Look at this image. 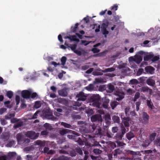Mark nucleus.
<instances>
[{
	"label": "nucleus",
	"mask_w": 160,
	"mask_h": 160,
	"mask_svg": "<svg viewBox=\"0 0 160 160\" xmlns=\"http://www.w3.org/2000/svg\"><path fill=\"white\" fill-rule=\"evenodd\" d=\"M143 55H144V60L145 61L151 60L152 62H154L159 59L158 57L154 56L152 53H146L142 51H139L137 52L134 57H131L129 58L128 60L129 62L133 61L137 64H139L142 60Z\"/></svg>",
	"instance_id": "1"
},
{
	"label": "nucleus",
	"mask_w": 160,
	"mask_h": 160,
	"mask_svg": "<svg viewBox=\"0 0 160 160\" xmlns=\"http://www.w3.org/2000/svg\"><path fill=\"white\" fill-rule=\"evenodd\" d=\"M109 22L107 20L104 21L101 25V32L102 33L105 35V37H106L107 35L109 33V32L107 30V28Z\"/></svg>",
	"instance_id": "2"
},
{
	"label": "nucleus",
	"mask_w": 160,
	"mask_h": 160,
	"mask_svg": "<svg viewBox=\"0 0 160 160\" xmlns=\"http://www.w3.org/2000/svg\"><path fill=\"white\" fill-rule=\"evenodd\" d=\"M34 144L36 145H41V146H48V145L55 147L54 144L53 142H46L45 141H42L40 140H37L34 142Z\"/></svg>",
	"instance_id": "3"
},
{
	"label": "nucleus",
	"mask_w": 160,
	"mask_h": 160,
	"mask_svg": "<svg viewBox=\"0 0 160 160\" xmlns=\"http://www.w3.org/2000/svg\"><path fill=\"white\" fill-rule=\"evenodd\" d=\"M12 123H16L14 126V128H18L22 125V121L20 120H18L16 118H13L11 120Z\"/></svg>",
	"instance_id": "4"
},
{
	"label": "nucleus",
	"mask_w": 160,
	"mask_h": 160,
	"mask_svg": "<svg viewBox=\"0 0 160 160\" xmlns=\"http://www.w3.org/2000/svg\"><path fill=\"white\" fill-rule=\"evenodd\" d=\"M32 92V90L31 89L28 90H23L22 92V96L24 98H28L30 97V95Z\"/></svg>",
	"instance_id": "5"
},
{
	"label": "nucleus",
	"mask_w": 160,
	"mask_h": 160,
	"mask_svg": "<svg viewBox=\"0 0 160 160\" xmlns=\"http://www.w3.org/2000/svg\"><path fill=\"white\" fill-rule=\"evenodd\" d=\"M94 99H96L92 102V105L95 107L98 108H101V106L102 105L99 102V96L98 95H96L94 97Z\"/></svg>",
	"instance_id": "6"
},
{
	"label": "nucleus",
	"mask_w": 160,
	"mask_h": 160,
	"mask_svg": "<svg viewBox=\"0 0 160 160\" xmlns=\"http://www.w3.org/2000/svg\"><path fill=\"white\" fill-rule=\"evenodd\" d=\"M25 135L27 137L32 139H36L38 137L39 134H36L34 132L29 131L26 132Z\"/></svg>",
	"instance_id": "7"
},
{
	"label": "nucleus",
	"mask_w": 160,
	"mask_h": 160,
	"mask_svg": "<svg viewBox=\"0 0 160 160\" xmlns=\"http://www.w3.org/2000/svg\"><path fill=\"white\" fill-rule=\"evenodd\" d=\"M77 45L76 44H74L72 45H70V46L69 47V48H71V49L74 52L78 55H80L82 54V50H76L75 49L76 48Z\"/></svg>",
	"instance_id": "8"
},
{
	"label": "nucleus",
	"mask_w": 160,
	"mask_h": 160,
	"mask_svg": "<svg viewBox=\"0 0 160 160\" xmlns=\"http://www.w3.org/2000/svg\"><path fill=\"white\" fill-rule=\"evenodd\" d=\"M142 115L143 117L142 118H139V120L142 122L143 123H147L148 119V115L146 113L144 112H143L142 113Z\"/></svg>",
	"instance_id": "9"
},
{
	"label": "nucleus",
	"mask_w": 160,
	"mask_h": 160,
	"mask_svg": "<svg viewBox=\"0 0 160 160\" xmlns=\"http://www.w3.org/2000/svg\"><path fill=\"white\" fill-rule=\"evenodd\" d=\"M76 97L78 98L77 101H85L86 98V96L84 93L82 92H80L77 95Z\"/></svg>",
	"instance_id": "10"
},
{
	"label": "nucleus",
	"mask_w": 160,
	"mask_h": 160,
	"mask_svg": "<svg viewBox=\"0 0 160 160\" xmlns=\"http://www.w3.org/2000/svg\"><path fill=\"white\" fill-rule=\"evenodd\" d=\"M121 118L122 119V122L125 126L128 127L130 124H131V121L129 118L128 117L122 118V116H121Z\"/></svg>",
	"instance_id": "11"
},
{
	"label": "nucleus",
	"mask_w": 160,
	"mask_h": 160,
	"mask_svg": "<svg viewBox=\"0 0 160 160\" xmlns=\"http://www.w3.org/2000/svg\"><path fill=\"white\" fill-rule=\"evenodd\" d=\"M119 68L121 69L122 72H125L129 71V68L127 67V64L126 63H124L119 65Z\"/></svg>",
	"instance_id": "12"
},
{
	"label": "nucleus",
	"mask_w": 160,
	"mask_h": 160,
	"mask_svg": "<svg viewBox=\"0 0 160 160\" xmlns=\"http://www.w3.org/2000/svg\"><path fill=\"white\" fill-rule=\"evenodd\" d=\"M102 120V117L100 115H93L91 118V120L92 122H95L97 120L101 121Z\"/></svg>",
	"instance_id": "13"
},
{
	"label": "nucleus",
	"mask_w": 160,
	"mask_h": 160,
	"mask_svg": "<svg viewBox=\"0 0 160 160\" xmlns=\"http://www.w3.org/2000/svg\"><path fill=\"white\" fill-rule=\"evenodd\" d=\"M65 39L68 38L71 41H75L78 42L79 41L78 38H77V36L76 35L70 36L69 37L66 36L64 38Z\"/></svg>",
	"instance_id": "14"
},
{
	"label": "nucleus",
	"mask_w": 160,
	"mask_h": 160,
	"mask_svg": "<svg viewBox=\"0 0 160 160\" xmlns=\"http://www.w3.org/2000/svg\"><path fill=\"white\" fill-rule=\"evenodd\" d=\"M116 95L118 97L116 98V100L119 101L122 99L124 98V94L122 92H116Z\"/></svg>",
	"instance_id": "15"
},
{
	"label": "nucleus",
	"mask_w": 160,
	"mask_h": 160,
	"mask_svg": "<svg viewBox=\"0 0 160 160\" xmlns=\"http://www.w3.org/2000/svg\"><path fill=\"white\" fill-rule=\"evenodd\" d=\"M58 92L59 94L62 96L65 97L67 96L68 94L66 88L58 90Z\"/></svg>",
	"instance_id": "16"
},
{
	"label": "nucleus",
	"mask_w": 160,
	"mask_h": 160,
	"mask_svg": "<svg viewBox=\"0 0 160 160\" xmlns=\"http://www.w3.org/2000/svg\"><path fill=\"white\" fill-rule=\"evenodd\" d=\"M145 69L147 73L152 74L153 73L155 70L153 68L150 66H147L145 68Z\"/></svg>",
	"instance_id": "17"
},
{
	"label": "nucleus",
	"mask_w": 160,
	"mask_h": 160,
	"mask_svg": "<svg viewBox=\"0 0 160 160\" xmlns=\"http://www.w3.org/2000/svg\"><path fill=\"white\" fill-rule=\"evenodd\" d=\"M43 115L45 117V118L48 119H51L53 120H55L56 119V118L52 117V116L50 115L49 113H48L47 112H45L43 113Z\"/></svg>",
	"instance_id": "18"
},
{
	"label": "nucleus",
	"mask_w": 160,
	"mask_h": 160,
	"mask_svg": "<svg viewBox=\"0 0 160 160\" xmlns=\"http://www.w3.org/2000/svg\"><path fill=\"white\" fill-rule=\"evenodd\" d=\"M43 151L45 153L47 154H53L54 153V152L53 150H49L48 148L46 147L44 148Z\"/></svg>",
	"instance_id": "19"
},
{
	"label": "nucleus",
	"mask_w": 160,
	"mask_h": 160,
	"mask_svg": "<svg viewBox=\"0 0 160 160\" xmlns=\"http://www.w3.org/2000/svg\"><path fill=\"white\" fill-rule=\"evenodd\" d=\"M140 90L143 92H148L150 93H151L152 91V90L151 89H149L147 87H142L140 88Z\"/></svg>",
	"instance_id": "20"
},
{
	"label": "nucleus",
	"mask_w": 160,
	"mask_h": 160,
	"mask_svg": "<svg viewBox=\"0 0 160 160\" xmlns=\"http://www.w3.org/2000/svg\"><path fill=\"white\" fill-rule=\"evenodd\" d=\"M16 137L18 143L20 144H21V142L22 141V134L20 133L17 134L16 136Z\"/></svg>",
	"instance_id": "21"
},
{
	"label": "nucleus",
	"mask_w": 160,
	"mask_h": 160,
	"mask_svg": "<svg viewBox=\"0 0 160 160\" xmlns=\"http://www.w3.org/2000/svg\"><path fill=\"white\" fill-rule=\"evenodd\" d=\"M70 131L68 129H62L59 131L61 135H64L69 132Z\"/></svg>",
	"instance_id": "22"
},
{
	"label": "nucleus",
	"mask_w": 160,
	"mask_h": 160,
	"mask_svg": "<svg viewBox=\"0 0 160 160\" xmlns=\"http://www.w3.org/2000/svg\"><path fill=\"white\" fill-rule=\"evenodd\" d=\"M115 70V68L114 67L108 68L102 71L103 72H111Z\"/></svg>",
	"instance_id": "23"
},
{
	"label": "nucleus",
	"mask_w": 160,
	"mask_h": 160,
	"mask_svg": "<svg viewBox=\"0 0 160 160\" xmlns=\"http://www.w3.org/2000/svg\"><path fill=\"white\" fill-rule=\"evenodd\" d=\"M100 45V43H98L94 46V48L92 49V51L94 53H97L99 52V50L97 48H95V47L98 46Z\"/></svg>",
	"instance_id": "24"
},
{
	"label": "nucleus",
	"mask_w": 160,
	"mask_h": 160,
	"mask_svg": "<svg viewBox=\"0 0 160 160\" xmlns=\"http://www.w3.org/2000/svg\"><path fill=\"white\" fill-rule=\"evenodd\" d=\"M155 82L151 78L148 79L147 80L148 84L151 86H153L155 84Z\"/></svg>",
	"instance_id": "25"
},
{
	"label": "nucleus",
	"mask_w": 160,
	"mask_h": 160,
	"mask_svg": "<svg viewBox=\"0 0 160 160\" xmlns=\"http://www.w3.org/2000/svg\"><path fill=\"white\" fill-rule=\"evenodd\" d=\"M134 135L131 132L128 133L127 134V138L129 140H131L132 138L134 137Z\"/></svg>",
	"instance_id": "26"
},
{
	"label": "nucleus",
	"mask_w": 160,
	"mask_h": 160,
	"mask_svg": "<svg viewBox=\"0 0 160 160\" xmlns=\"http://www.w3.org/2000/svg\"><path fill=\"white\" fill-rule=\"evenodd\" d=\"M103 82V79L102 78H96L94 81L95 83H102Z\"/></svg>",
	"instance_id": "27"
},
{
	"label": "nucleus",
	"mask_w": 160,
	"mask_h": 160,
	"mask_svg": "<svg viewBox=\"0 0 160 160\" xmlns=\"http://www.w3.org/2000/svg\"><path fill=\"white\" fill-rule=\"evenodd\" d=\"M15 116L14 113L8 114L5 116V118L7 119H9Z\"/></svg>",
	"instance_id": "28"
},
{
	"label": "nucleus",
	"mask_w": 160,
	"mask_h": 160,
	"mask_svg": "<svg viewBox=\"0 0 160 160\" xmlns=\"http://www.w3.org/2000/svg\"><path fill=\"white\" fill-rule=\"evenodd\" d=\"M108 88L110 90L109 92L110 93L112 92L114 90V86L111 84L108 85Z\"/></svg>",
	"instance_id": "29"
},
{
	"label": "nucleus",
	"mask_w": 160,
	"mask_h": 160,
	"mask_svg": "<svg viewBox=\"0 0 160 160\" xmlns=\"http://www.w3.org/2000/svg\"><path fill=\"white\" fill-rule=\"evenodd\" d=\"M41 106V103L40 101H37L35 103L34 108H39Z\"/></svg>",
	"instance_id": "30"
},
{
	"label": "nucleus",
	"mask_w": 160,
	"mask_h": 160,
	"mask_svg": "<svg viewBox=\"0 0 160 160\" xmlns=\"http://www.w3.org/2000/svg\"><path fill=\"white\" fill-rule=\"evenodd\" d=\"M118 104V102L116 101L112 102L110 104L111 106L112 109H114Z\"/></svg>",
	"instance_id": "31"
},
{
	"label": "nucleus",
	"mask_w": 160,
	"mask_h": 160,
	"mask_svg": "<svg viewBox=\"0 0 160 160\" xmlns=\"http://www.w3.org/2000/svg\"><path fill=\"white\" fill-rule=\"evenodd\" d=\"M112 120L114 122L118 123L119 121V118L117 116H114L112 117Z\"/></svg>",
	"instance_id": "32"
},
{
	"label": "nucleus",
	"mask_w": 160,
	"mask_h": 160,
	"mask_svg": "<svg viewBox=\"0 0 160 160\" xmlns=\"http://www.w3.org/2000/svg\"><path fill=\"white\" fill-rule=\"evenodd\" d=\"M100 25H98L97 24L94 25L93 29H95V31L96 32H98L100 31Z\"/></svg>",
	"instance_id": "33"
},
{
	"label": "nucleus",
	"mask_w": 160,
	"mask_h": 160,
	"mask_svg": "<svg viewBox=\"0 0 160 160\" xmlns=\"http://www.w3.org/2000/svg\"><path fill=\"white\" fill-rule=\"evenodd\" d=\"M58 160H69V159L66 156H62L59 157Z\"/></svg>",
	"instance_id": "34"
},
{
	"label": "nucleus",
	"mask_w": 160,
	"mask_h": 160,
	"mask_svg": "<svg viewBox=\"0 0 160 160\" xmlns=\"http://www.w3.org/2000/svg\"><path fill=\"white\" fill-rule=\"evenodd\" d=\"M140 94L139 92H136L133 101L134 102L136 101L137 99L139 98L140 97Z\"/></svg>",
	"instance_id": "35"
},
{
	"label": "nucleus",
	"mask_w": 160,
	"mask_h": 160,
	"mask_svg": "<svg viewBox=\"0 0 160 160\" xmlns=\"http://www.w3.org/2000/svg\"><path fill=\"white\" fill-rule=\"evenodd\" d=\"M67 58L65 57H62L61 59V64L64 65L66 63Z\"/></svg>",
	"instance_id": "36"
},
{
	"label": "nucleus",
	"mask_w": 160,
	"mask_h": 160,
	"mask_svg": "<svg viewBox=\"0 0 160 160\" xmlns=\"http://www.w3.org/2000/svg\"><path fill=\"white\" fill-rule=\"evenodd\" d=\"M44 126L45 128L48 129L50 130L52 129V127L50 124L47 123H46L44 125Z\"/></svg>",
	"instance_id": "37"
},
{
	"label": "nucleus",
	"mask_w": 160,
	"mask_h": 160,
	"mask_svg": "<svg viewBox=\"0 0 160 160\" xmlns=\"http://www.w3.org/2000/svg\"><path fill=\"white\" fill-rule=\"evenodd\" d=\"M10 102L9 101H7L5 102L4 103L5 105L8 108H12V106L10 105Z\"/></svg>",
	"instance_id": "38"
},
{
	"label": "nucleus",
	"mask_w": 160,
	"mask_h": 160,
	"mask_svg": "<svg viewBox=\"0 0 160 160\" xmlns=\"http://www.w3.org/2000/svg\"><path fill=\"white\" fill-rule=\"evenodd\" d=\"M61 125L65 127L68 128H70L71 126L70 124L63 122H62L61 123Z\"/></svg>",
	"instance_id": "39"
},
{
	"label": "nucleus",
	"mask_w": 160,
	"mask_h": 160,
	"mask_svg": "<svg viewBox=\"0 0 160 160\" xmlns=\"http://www.w3.org/2000/svg\"><path fill=\"white\" fill-rule=\"evenodd\" d=\"M150 142L149 140H146L142 144V146L143 147H147L149 145Z\"/></svg>",
	"instance_id": "40"
},
{
	"label": "nucleus",
	"mask_w": 160,
	"mask_h": 160,
	"mask_svg": "<svg viewBox=\"0 0 160 160\" xmlns=\"http://www.w3.org/2000/svg\"><path fill=\"white\" fill-rule=\"evenodd\" d=\"M130 82V83L132 84H137L138 83V81L135 79H132Z\"/></svg>",
	"instance_id": "41"
},
{
	"label": "nucleus",
	"mask_w": 160,
	"mask_h": 160,
	"mask_svg": "<svg viewBox=\"0 0 160 160\" xmlns=\"http://www.w3.org/2000/svg\"><path fill=\"white\" fill-rule=\"evenodd\" d=\"M93 152L96 154H99L101 152V151L98 149H95L93 150Z\"/></svg>",
	"instance_id": "42"
},
{
	"label": "nucleus",
	"mask_w": 160,
	"mask_h": 160,
	"mask_svg": "<svg viewBox=\"0 0 160 160\" xmlns=\"http://www.w3.org/2000/svg\"><path fill=\"white\" fill-rule=\"evenodd\" d=\"M156 134L155 133H153L150 136V139L151 142H152L154 139V138L156 136Z\"/></svg>",
	"instance_id": "43"
},
{
	"label": "nucleus",
	"mask_w": 160,
	"mask_h": 160,
	"mask_svg": "<svg viewBox=\"0 0 160 160\" xmlns=\"http://www.w3.org/2000/svg\"><path fill=\"white\" fill-rule=\"evenodd\" d=\"M38 113L41 114V112L40 111H37L33 116V117L31 119H34L37 118L38 114Z\"/></svg>",
	"instance_id": "44"
},
{
	"label": "nucleus",
	"mask_w": 160,
	"mask_h": 160,
	"mask_svg": "<svg viewBox=\"0 0 160 160\" xmlns=\"http://www.w3.org/2000/svg\"><path fill=\"white\" fill-rule=\"evenodd\" d=\"M147 104L148 107H149V108L151 109H152L153 106L152 102H151L149 100H147Z\"/></svg>",
	"instance_id": "45"
},
{
	"label": "nucleus",
	"mask_w": 160,
	"mask_h": 160,
	"mask_svg": "<svg viewBox=\"0 0 160 160\" xmlns=\"http://www.w3.org/2000/svg\"><path fill=\"white\" fill-rule=\"evenodd\" d=\"M13 95V93L11 91H8L7 92V96L10 98H12Z\"/></svg>",
	"instance_id": "46"
},
{
	"label": "nucleus",
	"mask_w": 160,
	"mask_h": 160,
	"mask_svg": "<svg viewBox=\"0 0 160 160\" xmlns=\"http://www.w3.org/2000/svg\"><path fill=\"white\" fill-rule=\"evenodd\" d=\"M15 144L14 142V141H12L8 143L7 145V146L8 147H11L13 146Z\"/></svg>",
	"instance_id": "47"
},
{
	"label": "nucleus",
	"mask_w": 160,
	"mask_h": 160,
	"mask_svg": "<svg viewBox=\"0 0 160 160\" xmlns=\"http://www.w3.org/2000/svg\"><path fill=\"white\" fill-rule=\"evenodd\" d=\"M143 69H142V68H140V69H139L137 72V75L138 76L140 75L143 72Z\"/></svg>",
	"instance_id": "48"
},
{
	"label": "nucleus",
	"mask_w": 160,
	"mask_h": 160,
	"mask_svg": "<svg viewBox=\"0 0 160 160\" xmlns=\"http://www.w3.org/2000/svg\"><path fill=\"white\" fill-rule=\"evenodd\" d=\"M7 110V109L5 108H2L0 109V115L2 114Z\"/></svg>",
	"instance_id": "49"
},
{
	"label": "nucleus",
	"mask_w": 160,
	"mask_h": 160,
	"mask_svg": "<svg viewBox=\"0 0 160 160\" xmlns=\"http://www.w3.org/2000/svg\"><path fill=\"white\" fill-rule=\"evenodd\" d=\"M30 96L32 98H34L38 96V95L36 92H32Z\"/></svg>",
	"instance_id": "50"
},
{
	"label": "nucleus",
	"mask_w": 160,
	"mask_h": 160,
	"mask_svg": "<svg viewBox=\"0 0 160 160\" xmlns=\"http://www.w3.org/2000/svg\"><path fill=\"white\" fill-rule=\"evenodd\" d=\"M118 127H112V132L115 133L117 132L118 131Z\"/></svg>",
	"instance_id": "51"
},
{
	"label": "nucleus",
	"mask_w": 160,
	"mask_h": 160,
	"mask_svg": "<svg viewBox=\"0 0 160 160\" xmlns=\"http://www.w3.org/2000/svg\"><path fill=\"white\" fill-rule=\"evenodd\" d=\"M77 152L78 153L80 154H82V152L81 149L79 148H77L76 149Z\"/></svg>",
	"instance_id": "52"
},
{
	"label": "nucleus",
	"mask_w": 160,
	"mask_h": 160,
	"mask_svg": "<svg viewBox=\"0 0 160 160\" xmlns=\"http://www.w3.org/2000/svg\"><path fill=\"white\" fill-rule=\"evenodd\" d=\"M20 98L19 96L17 95L16 97V101L17 103V104L18 105L20 102Z\"/></svg>",
	"instance_id": "53"
},
{
	"label": "nucleus",
	"mask_w": 160,
	"mask_h": 160,
	"mask_svg": "<svg viewBox=\"0 0 160 160\" xmlns=\"http://www.w3.org/2000/svg\"><path fill=\"white\" fill-rule=\"evenodd\" d=\"M118 6L116 4L111 7V9L114 11H116L117 9Z\"/></svg>",
	"instance_id": "54"
},
{
	"label": "nucleus",
	"mask_w": 160,
	"mask_h": 160,
	"mask_svg": "<svg viewBox=\"0 0 160 160\" xmlns=\"http://www.w3.org/2000/svg\"><path fill=\"white\" fill-rule=\"evenodd\" d=\"M81 42L82 44L85 46L87 45L90 42H88V41H86L84 40H82Z\"/></svg>",
	"instance_id": "55"
},
{
	"label": "nucleus",
	"mask_w": 160,
	"mask_h": 160,
	"mask_svg": "<svg viewBox=\"0 0 160 160\" xmlns=\"http://www.w3.org/2000/svg\"><path fill=\"white\" fill-rule=\"evenodd\" d=\"M155 144H156L157 145L160 146V139H157L154 142Z\"/></svg>",
	"instance_id": "56"
},
{
	"label": "nucleus",
	"mask_w": 160,
	"mask_h": 160,
	"mask_svg": "<svg viewBox=\"0 0 160 160\" xmlns=\"http://www.w3.org/2000/svg\"><path fill=\"white\" fill-rule=\"evenodd\" d=\"M140 104L141 103L140 102H137L136 103V110L137 111H138L139 109V106H140Z\"/></svg>",
	"instance_id": "57"
},
{
	"label": "nucleus",
	"mask_w": 160,
	"mask_h": 160,
	"mask_svg": "<svg viewBox=\"0 0 160 160\" xmlns=\"http://www.w3.org/2000/svg\"><path fill=\"white\" fill-rule=\"evenodd\" d=\"M0 122L1 124L2 125H4L7 123L6 121L4 119H1L0 120Z\"/></svg>",
	"instance_id": "58"
},
{
	"label": "nucleus",
	"mask_w": 160,
	"mask_h": 160,
	"mask_svg": "<svg viewBox=\"0 0 160 160\" xmlns=\"http://www.w3.org/2000/svg\"><path fill=\"white\" fill-rule=\"evenodd\" d=\"M16 154V153L15 152H10L8 153V155L10 157H13L15 156Z\"/></svg>",
	"instance_id": "59"
},
{
	"label": "nucleus",
	"mask_w": 160,
	"mask_h": 160,
	"mask_svg": "<svg viewBox=\"0 0 160 160\" xmlns=\"http://www.w3.org/2000/svg\"><path fill=\"white\" fill-rule=\"evenodd\" d=\"M125 113L126 114V115H129V108H126L125 109Z\"/></svg>",
	"instance_id": "60"
},
{
	"label": "nucleus",
	"mask_w": 160,
	"mask_h": 160,
	"mask_svg": "<svg viewBox=\"0 0 160 160\" xmlns=\"http://www.w3.org/2000/svg\"><path fill=\"white\" fill-rule=\"evenodd\" d=\"M87 113L88 114H92L93 113V111L92 109H88V111H87Z\"/></svg>",
	"instance_id": "61"
},
{
	"label": "nucleus",
	"mask_w": 160,
	"mask_h": 160,
	"mask_svg": "<svg viewBox=\"0 0 160 160\" xmlns=\"http://www.w3.org/2000/svg\"><path fill=\"white\" fill-rule=\"evenodd\" d=\"M44 59L47 60H48V61H51V60H52V58H51V57H48V56L47 57H44Z\"/></svg>",
	"instance_id": "62"
},
{
	"label": "nucleus",
	"mask_w": 160,
	"mask_h": 160,
	"mask_svg": "<svg viewBox=\"0 0 160 160\" xmlns=\"http://www.w3.org/2000/svg\"><path fill=\"white\" fill-rule=\"evenodd\" d=\"M93 68H90L89 69L86 71V73H90L93 71Z\"/></svg>",
	"instance_id": "63"
},
{
	"label": "nucleus",
	"mask_w": 160,
	"mask_h": 160,
	"mask_svg": "<svg viewBox=\"0 0 160 160\" xmlns=\"http://www.w3.org/2000/svg\"><path fill=\"white\" fill-rule=\"evenodd\" d=\"M131 115L132 117V116H135L136 117V114L135 113V112L134 111H132L130 112V114Z\"/></svg>",
	"instance_id": "64"
}]
</instances>
